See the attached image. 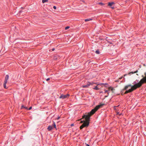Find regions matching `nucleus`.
<instances>
[{
	"instance_id": "obj_1",
	"label": "nucleus",
	"mask_w": 146,
	"mask_h": 146,
	"mask_svg": "<svg viewBox=\"0 0 146 146\" xmlns=\"http://www.w3.org/2000/svg\"><path fill=\"white\" fill-rule=\"evenodd\" d=\"M98 110L96 106L94 109L91 110L90 112H89L82 116V118L81 119V123L83 124L80 127V129H82L84 127H87L88 126L90 123V117Z\"/></svg>"
},
{
	"instance_id": "obj_2",
	"label": "nucleus",
	"mask_w": 146,
	"mask_h": 146,
	"mask_svg": "<svg viewBox=\"0 0 146 146\" xmlns=\"http://www.w3.org/2000/svg\"><path fill=\"white\" fill-rule=\"evenodd\" d=\"M144 83H145L143 81V79H141L140 81H139V80H136L133 83L134 85L129 84L126 85L124 88L123 90H126L129 87H131L134 90L137 88L140 87Z\"/></svg>"
},
{
	"instance_id": "obj_3",
	"label": "nucleus",
	"mask_w": 146,
	"mask_h": 146,
	"mask_svg": "<svg viewBox=\"0 0 146 146\" xmlns=\"http://www.w3.org/2000/svg\"><path fill=\"white\" fill-rule=\"evenodd\" d=\"M94 83L93 82H88L86 84L82 86V87L85 88H88L89 86L91 85H92Z\"/></svg>"
},
{
	"instance_id": "obj_4",
	"label": "nucleus",
	"mask_w": 146,
	"mask_h": 146,
	"mask_svg": "<svg viewBox=\"0 0 146 146\" xmlns=\"http://www.w3.org/2000/svg\"><path fill=\"white\" fill-rule=\"evenodd\" d=\"M70 95L68 94H67L66 95H64L63 94H62L60 96L59 98H62V99H64L66 98H67L69 97Z\"/></svg>"
},
{
	"instance_id": "obj_5",
	"label": "nucleus",
	"mask_w": 146,
	"mask_h": 146,
	"mask_svg": "<svg viewBox=\"0 0 146 146\" xmlns=\"http://www.w3.org/2000/svg\"><path fill=\"white\" fill-rule=\"evenodd\" d=\"M125 90H123V91ZM126 90V91L124 93L125 94H127L128 93L131 92L134 90H133V89L131 88L129 89L128 90H127V89Z\"/></svg>"
},
{
	"instance_id": "obj_6",
	"label": "nucleus",
	"mask_w": 146,
	"mask_h": 146,
	"mask_svg": "<svg viewBox=\"0 0 146 146\" xmlns=\"http://www.w3.org/2000/svg\"><path fill=\"white\" fill-rule=\"evenodd\" d=\"M144 74L145 76H144L143 75L142 76V77L143 78L141 79H143V81L145 83H146V73H145Z\"/></svg>"
},
{
	"instance_id": "obj_7",
	"label": "nucleus",
	"mask_w": 146,
	"mask_h": 146,
	"mask_svg": "<svg viewBox=\"0 0 146 146\" xmlns=\"http://www.w3.org/2000/svg\"><path fill=\"white\" fill-rule=\"evenodd\" d=\"M104 105V104H102L100 103L99 105H98L96 106V108H97V109L98 110L100 108L103 106Z\"/></svg>"
},
{
	"instance_id": "obj_8",
	"label": "nucleus",
	"mask_w": 146,
	"mask_h": 146,
	"mask_svg": "<svg viewBox=\"0 0 146 146\" xmlns=\"http://www.w3.org/2000/svg\"><path fill=\"white\" fill-rule=\"evenodd\" d=\"M9 78V75L8 74H7L6 75L5 77V80L4 81V82H7V80Z\"/></svg>"
},
{
	"instance_id": "obj_9",
	"label": "nucleus",
	"mask_w": 146,
	"mask_h": 146,
	"mask_svg": "<svg viewBox=\"0 0 146 146\" xmlns=\"http://www.w3.org/2000/svg\"><path fill=\"white\" fill-rule=\"evenodd\" d=\"M53 128V125H49L48 126L47 129L48 131L51 130Z\"/></svg>"
},
{
	"instance_id": "obj_10",
	"label": "nucleus",
	"mask_w": 146,
	"mask_h": 146,
	"mask_svg": "<svg viewBox=\"0 0 146 146\" xmlns=\"http://www.w3.org/2000/svg\"><path fill=\"white\" fill-rule=\"evenodd\" d=\"M60 59L59 56L58 55H57L55 56L54 58V59L55 60H57Z\"/></svg>"
},
{
	"instance_id": "obj_11",
	"label": "nucleus",
	"mask_w": 146,
	"mask_h": 146,
	"mask_svg": "<svg viewBox=\"0 0 146 146\" xmlns=\"http://www.w3.org/2000/svg\"><path fill=\"white\" fill-rule=\"evenodd\" d=\"M114 4V3L113 2H109L108 3V5L110 6H111Z\"/></svg>"
},
{
	"instance_id": "obj_12",
	"label": "nucleus",
	"mask_w": 146,
	"mask_h": 146,
	"mask_svg": "<svg viewBox=\"0 0 146 146\" xmlns=\"http://www.w3.org/2000/svg\"><path fill=\"white\" fill-rule=\"evenodd\" d=\"M7 83V82H4V83L3 84V87L5 89H7L8 88L6 86V84Z\"/></svg>"
},
{
	"instance_id": "obj_13",
	"label": "nucleus",
	"mask_w": 146,
	"mask_h": 146,
	"mask_svg": "<svg viewBox=\"0 0 146 146\" xmlns=\"http://www.w3.org/2000/svg\"><path fill=\"white\" fill-rule=\"evenodd\" d=\"M137 72H138V70H137L136 71H134V72H130L129 73V74H133L134 73H136Z\"/></svg>"
},
{
	"instance_id": "obj_14",
	"label": "nucleus",
	"mask_w": 146,
	"mask_h": 146,
	"mask_svg": "<svg viewBox=\"0 0 146 146\" xmlns=\"http://www.w3.org/2000/svg\"><path fill=\"white\" fill-rule=\"evenodd\" d=\"M93 88L97 90H98L99 89V88L97 86H95V87Z\"/></svg>"
},
{
	"instance_id": "obj_15",
	"label": "nucleus",
	"mask_w": 146,
	"mask_h": 146,
	"mask_svg": "<svg viewBox=\"0 0 146 146\" xmlns=\"http://www.w3.org/2000/svg\"><path fill=\"white\" fill-rule=\"evenodd\" d=\"M23 108H24L26 110H27L28 109V108L27 107L25 106L24 105H22L21 107V109H22Z\"/></svg>"
},
{
	"instance_id": "obj_16",
	"label": "nucleus",
	"mask_w": 146,
	"mask_h": 146,
	"mask_svg": "<svg viewBox=\"0 0 146 146\" xmlns=\"http://www.w3.org/2000/svg\"><path fill=\"white\" fill-rule=\"evenodd\" d=\"M92 20V19H85V21L86 22H87L88 21H91Z\"/></svg>"
},
{
	"instance_id": "obj_17",
	"label": "nucleus",
	"mask_w": 146,
	"mask_h": 146,
	"mask_svg": "<svg viewBox=\"0 0 146 146\" xmlns=\"http://www.w3.org/2000/svg\"><path fill=\"white\" fill-rule=\"evenodd\" d=\"M113 89H114L113 87H110L109 88V90H111V91H113Z\"/></svg>"
},
{
	"instance_id": "obj_18",
	"label": "nucleus",
	"mask_w": 146,
	"mask_h": 146,
	"mask_svg": "<svg viewBox=\"0 0 146 146\" xmlns=\"http://www.w3.org/2000/svg\"><path fill=\"white\" fill-rule=\"evenodd\" d=\"M55 48H52V49H49V51L50 52H51L52 51H53L54 50Z\"/></svg>"
},
{
	"instance_id": "obj_19",
	"label": "nucleus",
	"mask_w": 146,
	"mask_h": 146,
	"mask_svg": "<svg viewBox=\"0 0 146 146\" xmlns=\"http://www.w3.org/2000/svg\"><path fill=\"white\" fill-rule=\"evenodd\" d=\"M95 52L97 54H100V52L98 50H96V51Z\"/></svg>"
},
{
	"instance_id": "obj_20",
	"label": "nucleus",
	"mask_w": 146,
	"mask_h": 146,
	"mask_svg": "<svg viewBox=\"0 0 146 146\" xmlns=\"http://www.w3.org/2000/svg\"><path fill=\"white\" fill-rule=\"evenodd\" d=\"M53 125L54 126V128H55L56 129V125H55V122H54V124H53Z\"/></svg>"
},
{
	"instance_id": "obj_21",
	"label": "nucleus",
	"mask_w": 146,
	"mask_h": 146,
	"mask_svg": "<svg viewBox=\"0 0 146 146\" xmlns=\"http://www.w3.org/2000/svg\"><path fill=\"white\" fill-rule=\"evenodd\" d=\"M98 4L99 5H104V4L102 3V2H99L98 3Z\"/></svg>"
},
{
	"instance_id": "obj_22",
	"label": "nucleus",
	"mask_w": 146,
	"mask_h": 146,
	"mask_svg": "<svg viewBox=\"0 0 146 146\" xmlns=\"http://www.w3.org/2000/svg\"><path fill=\"white\" fill-rule=\"evenodd\" d=\"M70 28V27L69 26H67L65 28V30H66Z\"/></svg>"
},
{
	"instance_id": "obj_23",
	"label": "nucleus",
	"mask_w": 146,
	"mask_h": 146,
	"mask_svg": "<svg viewBox=\"0 0 146 146\" xmlns=\"http://www.w3.org/2000/svg\"><path fill=\"white\" fill-rule=\"evenodd\" d=\"M105 90V93H108V92H109V90Z\"/></svg>"
},
{
	"instance_id": "obj_24",
	"label": "nucleus",
	"mask_w": 146,
	"mask_h": 146,
	"mask_svg": "<svg viewBox=\"0 0 146 146\" xmlns=\"http://www.w3.org/2000/svg\"><path fill=\"white\" fill-rule=\"evenodd\" d=\"M116 108V106H114V109L115 110H117V109Z\"/></svg>"
},
{
	"instance_id": "obj_25",
	"label": "nucleus",
	"mask_w": 146,
	"mask_h": 146,
	"mask_svg": "<svg viewBox=\"0 0 146 146\" xmlns=\"http://www.w3.org/2000/svg\"><path fill=\"white\" fill-rule=\"evenodd\" d=\"M32 107H30L29 108H28V109H27V110H31V109H32Z\"/></svg>"
},
{
	"instance_id": "obj_26",
	"label": "nucleus",
	"mask_w": 146,
	"mask_h": 146,
	"mask_svg": "<svg viewBox=\"0 0 146 146\" xmlns=\"http://www.w3.org/2000/svg\"><path fill=\"white\" fill-rule=\"evenodd\" d=\"M42 2L43 3H44L46 2V0H42Z\"/></svg>"
},
{
	"instance_id": "obj_27",
	"label": "nucleus",
	"mask_w": 146,
	"mask_h": 146,
	"mask_svg": "<svg viewBox=\"0 0 146 146\" xmlns=\"http://www.w3.org/2000/svg\"><path fill=\"white\" fill-rule=\"evenodd\" d=\"M53 8L54 9H56V6H54Z\"/></svg>"
},
{
	"instance_id": "obj_28",
	"label": "nucleus",
	"mask_w": 146,
	"mask_h": 146,
	"mask_svg": "<svg viewBox=\"0 0 146 146\" xmlns=\"http://www.w3.org/2000/svg\"><path fill=\"white\" fill-rule=\"evenodd\" d=\"M109 92H108V95H106L105 96V98H106V97H108V96L109 95Z\"/></svg>"
},
{
	"instance_id": "obj_29",
	"label": "nucleus",
	"mask_w": 146,
	"mask_h": 146,
	"mask_svg": "<svg viewBox=\"0 0 146 146\" xmlns=\"http://www.w3.org/2000/svg\"><path fill=\"white\" fill-rule=\"evenodd\" d=\"M99 85H103V83H99Z\"/></svg>"
},
{
	"instance_id": "obj_30",
	"label": "nucleus",
	"mask_w": 146,
	"mask_h": 146,
	"mask_svg": "<svg viewBox=\"0 0 146 146\" xmlns=\"http://www.w3.org/2000/svg\"><path fill=\"white\" fill-rule=\"evenodd\" d=\"M50 79V78H48L46 79V81H48Z\"/></svg>"
},
{
	"instance_id": "obj_31",
	"label": "nucleus",
	"mask_w": 146,
	"mask_h": 146,
	"mask_svg": "<svg viewBox=\"0 0 146 146\" xmlns=\"http://www.w3.org/2000/svg\"><path fill=\"white\" fill-rule=\"evenodd\" d=\"M108 85V83H103V85Z\"/></svg>"
},
{
	"instance_id": "obj_32",
	"label": "nucleus",
	"mask_w": 146,
	"mask_h": 146,
	"mask_svg": "<svg viewBox=\"0 0 146 146\" xmlns=\"http://www.w3.org/2000/svg\"><path fill=\"white\" fill-rule=\"evenodd\" d=\"M119 112H116V115H119Z\"/></svg>"
},
{
	"instance_id": "obj_33",
	"label": "nucleus",
	"mask_w": 146,
	"mask_h": 146,
	"mask_svg": "<svg viewBox=\"0 0 146 146\" xmlns=\"http://www.w3.org/2000/svg\"><path fill=\"white\" fill-rule=\"evenodd\" d=\"M94 84H97V86H98V85H99V84H98V83H94Z\"/></svg>"
},
{
	"instance_id": "obj_34",
	"label": "nucleus",
	"mask_w": 146,
	"mask_h": 146,
	"mask_svg": "<svg viewBox=\"0 0 146 146\" xmlns=\"http://www.w3.org/2000/svg\"><path fill=\"white\" fill-rule=\"evenodd\" d=\"M123 78V76H122V77H121L120 78H119V79L121 80V79H122Z\"/></svg>"
},
{
	"instance_id": "obj_35",
	"label": "nucleus",
	"mask_w": 146,
	"mask_h": 146,
	"mask_svg": "<svg viewBox=\"0 0 146 146\" xmlns=\"http://www.w3.org/2000/svg\"><path fill=\"white\" fill-rule=\"evenodd\" d=\"M122 113H119V116H120V115H122Z\"/></svg>"
},
{
	"instance_id": "obj_36",
	"label": "nucleus",
	"mask_w": 146,
	"mask_h": 146,
	"mask_svg": "<svg viewBox=\"0 0 146 146\" xmlns=\"http://www.w3.org/2000/svg\"><path fill=\"white\" fill-rule=\"evenodd\" d=\"M60 118V117H58L57 118V119H58L59 118Z\"/></svg>"
},
{
	"instance_id": "obj_37",
	"label": "nucleus",
	"mask_w": 146,
	"mask_h": 146,
	"mask_svg": "<svg viewBox=\"0 0 146 146\" xmlns=\"http://www.w3.org/2000/svg\"><path fill=\"white\" fill-rule=\"evenodd\" d=\"M86 146H90V145L88 144H87Z\"/></svg>"
},
{
	"instance_id": "obj_38",
	"label": "nucleus",
	"mask_w": 146,
	"mask_h": 146,
	"mask_svg": "<svg viewBox=\"0 0 146 146\" xmlns=\"http://www.w3.org/2000/svg\"><path fill=\"white\" fill-rule=\"evenodd\" d=\"M74 125V124H72L71 125V126H73Z\"/></svg>"
},
{
	"instance_id": "obj_39",
	"label": "nucleus",
	"mask_w": 146,
	"mask_h": 146,
	"mask_svg": "<svg viewBox=\"0 0 146 146\" xmlns=\"http://www.w3.org/2000/svg\"><path fill=\"white\" fill-rule=\"evenodd\" d=\"M48 36H46V38H48Z\"/></svg>"
},
{
	"instance_id": "obj_40",
	"label": "nucleus",
	"mask_w": 146,
	"mask_h": 146,
	"mask_svg": "<svg viewBox=\"0 0 146 146\" xmlns=\"http://www.w3.org/2000/svg\"><path fill=\"white\" fill-rule=\"evenodd\" d=\"M103 93V92H102V91H101V92H100V93Z\"/></svg>"
},
{
	"instance_id": "obj_41",
	"label": "nucleus",
	"mask_w": 146,
	"mask_h": 146,
	"mask_svg": "<svg viewBox=\"0 0 146 146\" xmlns=\"http://www.w3.org/2000/svg\"><path fill=\"white\" fill-rule=\"evenodd\" d=\"M119 106V105H118V106H116V107H118Z\"/></svg>"
},
{
	"instance_id": "obj_42",
	"label": "nucleus",
	"mask_w": 146,
	"mask_h": 146,
	"mask_svg": "<svg viewBox=\"0 0 146 146\" xmlns=\"http://www.w3.org/2000/svg\"><path fill=\"white\" fill-rule=\"evenodd\" d=\"M50 41H48V43H50Z\"/></svg>"
},
{
	"instance_id": "obj_43",
	"label": "nucleus",
	"mask_w": 146,
	"mask_h": 146,
	"mask_svg": "<svg viewBox=\"0 0 146 146\" xmlns=\"http://www.w3.org/2000/svg\"><path fill=\"white\" fill-rule=\"evenodd\" d=\"M48 1V0H46V2H47Z\"/></svg>"
},
{
	"instance_id": "obj_44",
	"label": "nucleus",
	"mask_w": 146,
	"mask_h": 146,
	"mask_svg": "<svg viewBox=\"0 0 146 146\" xmlns=\"http://www.w3.org/2000/svg\"><path fill=\"white\" fill-rule=\"evenodd\" d=\"M19 12H21V11H19Z\"/></svg>"
},
{
	"instance_id": "obj_45",
	"label": "nucleus",
	"mask_w": 146,
	"mask_h": 146,
	"mask_svg": "<svg viewBox=\"0 0 146 146\" xmlns=\"http://www.w3.org/2000/svg\"><path fill=\"white\" fill-rule=\"evenodd\" d=\"M111 8H112V9H113L114 8V7H111Z\"/></svg>"
}]
</instances>
